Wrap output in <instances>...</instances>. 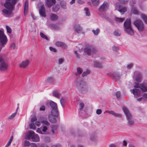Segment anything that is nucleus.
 I'll list each match as a JSON object with an SVG mask.
<instances>
[{"mask_svg":"<svg viewBox=\"0 0 147 147\" xmlns=\"http://www.w3.org/2000/svg\"><path fill=\"white\" fill-rule=\"evenodd\" d=\"M134 78L137 82H140L141 80L142 76L140 74L135 72L134 73Z\"/></svg>","mask_w":147,"mask_h":147,"instance_id":"18","label":"nucleus"},{"mask_svg":"<svg viewBox=\"0 0 147 147\" xmlns=\"http://www.w3.org/2000/svg\"><path fill=\"white\" fill-rule=\"evenodd\" d=\"M30 146L31 147H37V146L36 144L34 143H31Z\"/></svg>","mask_w":147,"mask_h":147,"instance_id":"60","label":"nucleus"},{"mask_svg":"<svg viewBox=\"0 0 147 147\" xmlns=\"http://www.w3.org/2000/svg\"><path fill=\"white\" fill-rule=\"evenodd\" d=\"M134 24L136 26L139 31H143L144 29V24L140 20H137L134 22Z\"/></svg>","mask_w":147,"mask_h":147,"instance_id":"4","label":"nucleus"},{"mask_svg":"<svg viewBox=\"0 0 147 147\" xmlns=\"http://www.w3.org/2000/svg\"><path fill=\"white\" fill-rule=\"evenodd\" d=\"M120 92H117L115 94L117 98H119L120 96Z\"/></svg>","mask_w":147,"mask_h":147,"instance_id":"63","label":"nucleus"},{"mask_svg":"<svg viewBox=\"0 0 147 147\" xmlns=\"http://www.w3.org/2000/svg\"><path fill=\"white\" fill-rule=\"evenodd\" d=\"M128 120V123L130 125H132L134 124V122L132 119L131 115L126 117Z\"/></svg>","mask_w":147,"mask_h":147,"instance_id":"20","label":"nucleus"},{"mask_svg":"<svg viewBox=\"0 0 147 147\" xmlns=\"http://www.w3.org/2000/svg\"><path fill=\"white\" fill-rule=\"evenodd\" d=\"M112 49L114 51H117L118 49V48L116 46H113L112 47Z\"/></svg>","mask_w":147,"mask_h":147,"instance_id":"58","label":"nucleus"},{"mask_svg":"<svg viewBox=\"0 0 147 147\" xmlns=\"http://www.w3.org/2000/svg\"><path fill=\"white\" fill-rule=\"evenodd\" d=\"M141 18L143 20L145 23L147 24V16L144 14L141 15Z\"/></svg>","mask_w":147,"mask_h":147,"instance_id":"32","label":"nucleus"},{"mask_svg":"<svg viewBox=\"0 0 147 147\" xmlns=\"http://www.w3.org/2000/svg\"><path fill=\"white\" fill-rule=\"evenodd\" d=\"M50 27L53 29L55 30L59 29V27L57 25L54 24H51L50 25Z\"/></svg>","mask_w":147,"mask_h":147,"instance_id":"41","label":"nucleus"},{"mask_svg":"<svg viewBox=\"0 0 147 147\" xmlns=\"http://www.w3.org/2000/svg\"><path fill=\"white\" fill-rule=\"evenodd\" d=\"M89 74V72L88 71H86L84 72L82 74V76L83 77L86 76L88 74Z\"/></svg>","mask_w":147,"mask_h":147,"instance_id":"56","label":"nucleus"},{"mask_svg":"<svg viewBox=\"0 0 147 147\" xmlns=\"http://www.w3.org/2000/svg\"><path fill=\"white\" fill-rule=\"evenodd\" d=\"M11 48L12 49H14L16 48V45L14 43L11 44L10 46Z\"/></svg>","mask_w":147,"mask_h":147,"instance_id":"61","label":"nucleus"},{"mask_svg":"<svg viewBox=\"0 0 147 147\" xmlns=\"http://www.w3.org/2000/svg\"><path fill=\"white\" fill-rule=\"evenodd\" d=\"M28 3L27 1L26 0L25 2L24 7V13L25 15H26L27 14V13L28 9Z\"/></svg>","mask_w":147,"mask_h":147,"instance_id":"26","label":"nucleus"},{"mask_svg":"<svg viewBox=\"0 0 147 147\" xmlns=\"http://www.w3.org/2000/svg\"><path fill=\"white\" fill-rule=\"evenodd\" d=\"M116 8H117L121 14H123L127 10V8L125 7H121L120 3L117 2L115 4Z\"/></svg>","mask_w":147,"mask_h":147,"instance_id":"5","label":"nucleus"},{"mask_svg":"<svg viewBox=\"0 0 147 147\" xmlns=\"http://www.w3.org/2000/svg\"><path fill=\"white\" fill-rule=\"evenodd\" d=\"M30 129H35L36 128V127L34 123H31L30 125Z\"/></svg>","mask_w":147,"mask_h":147,"instance_id":"35","label":"nucleus"},{"mask_svg":"<svg viewBox=\"0 0 147 147\" xmlns=\"http://www.w3.org/2000/svg\"><path fill=\"white\" fill-rule=\"evenodd\" d=\"M84 53L88 55H90L95 53L97 51L96 49L92 48L91 49L89 47H86L84 49Z\"/></svg>","mask_w":147,"mask_h":147,"instance_id":"6","label":"nucleus"},{"mask_svg":"<svg viewBox=\"0 0 147 147\" xmlns=\"http://www.w3.org/2000/svg\"><path fill=\"white\" fill-rule=\"evenodd\" d=\"M115 20L117 23L122 22L125 20V18H119L116 17L115 18Z\"/></svg>","mask_w":147,"mask_h":147,"instance_id":"31","label":"nucleus"},{"mask_svg":"<svg viewBox=\"0 0 147 147\" xmlns=\"http://www.w3.org/2000/svg\"><path fill=\"white\" fill-rule=\"evenodd\" d=\"M86 15L87 16H89L90 15V13L89 11V9L88 8L86 7L84 8Z\"/></svg>","mask_w":147,"mask_h":147,"instance_id":"36","label":"nucleus"},{"mask_svg":"<svg viewBox=\"0 0 147 147\" xmlns=\"http://www.w3.org/2000/svg\"><path fill=\"white\" fill-rule=\"evenodd\" d=\"M50 115H48V118L50 121L53 123H55L57 122L56 119L54 117H51Z\"/></svg>","mask_w":147,"mask_h":147,"instance_id":"29","label":"nucleus"},{"mask_svg":"<svg viewBox=\"0 0 147 147\" xmlns=\"http://www.w3.org/2000/svg\"><path fill=\"white\" fill-rule=\"evenodd\" d=\"M114 116L116 117L120 118L121 117V115L120 114L117 113H115Z\"/></svg>","mask_w":147,"mask_h":147,"instance_id":"59","label":"nucleus"},{"mask_svg":"<svg viewBox=\"0 0 147 147\" xmlns=\"http://www.w3.org/2000/svg\"><path fill=\"white\" fill-rule=\"evenodd\" d=\"M102 112V110L100 109H98L96 111V113L98 115L100 114Z\"/></svg>","mask_w":147,"mask_h":147,"instance_id":"62","label":"nucleus"},{"mask_svg":"<svg viewBox=\"0 0 147 147\" xmlns=\"http://www.w3.org/2000/svg\"><path fill=\"white\" fill-rule=\"evenodd\" d=\"M113 75L115 78L118 80L126 76L125 74H124V72L122 71H120L118 73H114Z\"/></svg>","mask_w":147,"mask_h":147,"instance_id":"7","label":"nucleus"},{"mask_svg":"<svg viewBox=\"0 0 147 147\" xmlns=\"http://www.w3.org/2000/svg\"><path fill=\"white\" fill-rule=\"evenodd\" d=\"M123 29L124 31L128 35L132 36L134 34V31L131 25L130 19H127L124 22Z\"/></svg>","mask_w":147,"mask_h":147,"instance_id":"2","label":"nucleus"},{"mask_svg":"<svg viewBox=\"0 0 147 147\" xmlns=\"http://www.w3.org/2000/svg\"><path fill=\"white\" fill-rule=\"evenodd\" d=\"M91 140L93 141H96L97 140V136L95 134H92L90 136Z\"/></svg>","mask_w":147,"mask_h":147,"instance_id":"28","label":"nucleus"},{"mask_svg":"<svg viewBox=\"0 0 147 147\" xmlns=\"http://www.w3.org/2000/svg\"><path fill=\"white\" fill-rule=\"evenodd\" d=\"M77 71L76 74V75H79L81 74L83 71V70L80 67H78L77 69Z\"/></svg>","mask_w":147,"mask_h":147,"instance_id":"34","label":"nucleus"},{"mask_svg":"<svg viewBox=\"0 0 147 147\" xmlns=\"http://www.w3.org/2000/svg\"><path fill=\"white\" fill-rule=\"evenodd\" d=\"M84 106V104L82 102L80 103L78 105V107L80 109H82L83 108Z\"/></svg>","mask_w":147,"mask_h":147,"instance_id":"43","label":"nucleus"},{"mask_svg":"<svg viewBox=\"0 0 147 147\" xmlns=\"http://www.w3.org/2000/svg\"><path fill=\"white\" fill-rule=\"evenodd\" d=\"M51 113L52 116L55 117H58L59 115L58 108L55 109H52L51 111Z\"/></svg>","mask_w":147,"mask_h":147,"instance_id":"17","label":"nucleus"},{"mask_svg":"<svg viewBox=\"0 0 147 147\" xmlns=\"http://www.w3.org/2000/svg\"><path fill=\"white\" fill-rule=\"evenodd\" d=\"M109 3L107 2H105L99 7V9L100 11H103L107 9L109 7Z\"/></svg>","mask_w":147,"mask_h":147,"instance_id":"10","label":"nucleus"},{"mask_svg":"<svg viewBox=\"0 0 147 147\" xmlns=\"http://www.w3.org/2000/svg\"><path fill=\"white\" fill-rule=\"evenodd\" d=\"M105 112L108 113L109 114H111L114 116L115 112L113 111H105Z\"/></svg>","mask_w":147,"mask_h":147,"instance_id":"54","label":"nucleus"},{"mask_svg":"<svg viewBox=\"0 0 147 147\" xmlns=\"http://www.w3.org/2000/svg\"><path fill=\"white\" fill-rule=\"evenodd\" d=\"M59 7L57 6L54 7L53 8V10L54 11H56L59 10Z\"/></svg>","mask_w":147,"mask_h":147,"instance_id":"57","label":"nucleus"},{"mask_svg":"<svg viewBox=\"0 0 147 147\" xmlns=\"http://www.w3.org/2000/svg\"><path fill=\"white\" fill-rule=\"evenodd\" d=\"M100 32V30L99 29H97L96 30H93L92 32L95 35H97Z\"/></svg>","mask_w":147,"mask_h":147,"instance_id":"37","label":"nucleus"},{"mask_svg":"<svg viewBox=\"0 0 147 147\" xmlns=\"http://www.w3.org/2000/svg\"><path fill=\"white\" fill-rule=\"evenodd\" d=\"M6 28L7 30V32L9 33H11L12 30L8 26H6Z\"/></svg>","mask_w":147,"mask_h":147,"instance_id":"51","label":"nucleus"},{"mask_svg":"<svg viewBox=\"0 0 147 147\" xmlns=\"http://www.w3.org/2000/svg\"><path fill=\"white\" fill-rule=\"evenodd\" d=\"M60 102L61 106L63 107V105L65 103V100L64 99L62 98H61L60 100Z\"/></svg>","mask_w":147,"mask_h":147,"instance_id":"52","label":"nucleus"},{"mask_svg":"<svg viewBox=\"0 0 147 147\" xmlns=\"http://www.w3.org/2000/svg\"><path fill=\"white\" fill-rule=\"evenodd\" d=\"M12 10H10L9 9H4L2 10V11L3 13L5 14L6 16H7L11 14L12 13L11 11Z\"/></svg>","mask_w":147,"mask_h":147,"instance_id":"24","label":"nucleus"},{"mask_svg":"<svg viewBox=\"0 0 147 147\" xmlns=\"http://www.w3.org/2000/svg\"><path fill=\"white\" fill-rule=\"evenodd\" d=\"M94 66L95 67L100 68L102 66V65L101 63L96 62H94Z\"/></svg>","mask_w":147,"mask_h":147,"instance_id":"33","label":"nucleus"},{"mask_svg":"<svg viewBox=\"0 0 147 147\" xmlns=\"http://www.w3.org/2000/svg\"><path fill=\"white\" fill-rule=\"evenodd\" d=\"M131 12L134 14H138V11L137 9L135 8H133L132 9Z\"/></svg>","mask_w":147,"mask_h":147,"instance_id":"39","label":"nucleus"},{"mask_svg":"<svg viewBox=\"0 0 147 147\" xmlns=\"http://www.w3.org/2000/svg\"><path fill=\"white\" fill-rule=\"evenodd\" d=\"M46 109V107L44 105H42L39 109V110L40 111H45Z\"/></svg>","mask_w":147,"mask_h":147,"instance_id":"49","label":"nucleus"},{"mask_svg":"<svg viewBox=\"0 0 147 147\" xmlns=\"http://www.w3.org/2000/svg\"><path fill=\"white\" fill-rule=\"evenodd\" d=\"M53 80V78L52 77H48L46 80V81L48 83H50L52 82Z\"/></svg>","mask_w":147,"mask_h":147,"instance_id":"40","label":"nucleus"},{"mask_svg":"<svg viewBox=\"0 0 147 147\" xmlns=\"http://www.w3.org/2000/svg\"><path fill=\"white\" fill-rule=\"evenodd\" d=\"M44 119L45 117H41L39 118V120L41 121V123L46 125H49L50 124L49 122L47 120H44Z\"/></svg>","mask_w":147,"mask_h":147,"instance_id":"25","label":"nucleus"},{"mask_svg":"<svg viewBox=\"0 0 147 147\" xmlns=\"http://www.w3.org/2000/svg\"><path fill=\"white\" fill-rule=\"evenodd\" d=\"M61 5L62 7L64 9L66 8V3L65 2L62 1L61 2Z\"/></svg>","mask_w":147,"mask_h":147,"instance_id":"50","label":"nucleus"},{"mask_svg":"<svg viewBox=\"0 0 147 147\" xmlns=\"http://www.w3.org/2000/svg\"><path fill=\"white\" fill-rule=\"evenodd\" d=\"M8 67V65L5 62H3L0 64V71H6Z\"/></svg>","mask_w":147,"mask_h":147,"instance_id":"13","label":"nucleus"},{"mask_svg":"<svg viewBox=\"0 0 147 147\" xmlns=\"http://www.w3.org/2000/svg\"><path fill=\"white\" fill-rule=\"evenodd\" d=\"M18 108V107L17 108V109H16V111L14 113H12L10 116L8 117V118L9 119H12L14 118V117H15V116L17 114Z\"/></svg>","mask_w":147,"mask_h":147,"instance_id":"30","label":"nucleus"},{"mask_svg":"<svg viewBox=\"0 0 147 147\" xmlns=\"http://www.w3.org/2000/svg\"><path fill=\"white\" fill-rule=\"evenodd\" d=\"M105 112L108 113L109 114H111L114 116L115 112L113 111H105Z\"/></svg>","mask_w":147,"mask_h":147,"instance_id":"55","label":"nucleus"},{"mask_svg":"<svg viewBox=\"0 0 147 147\" xmlns=\"http://www.w3.org/2000/svg\"><path fill=\"white\" fill-rule=\"evenodd\" d=\"M30 61L28 60H26L20 63L19 64V66L20 68H25L28 65Z\"/></svg>","mask_w":147,"mask_h":147,"instance_id":"12","label":"nucleus"},{"mask_svg":"<svg viewBox=\"0 0 147 147\" xmlns=\"http://www.w3.org/2000/svg\"><path fill=\"white\" fill-rule=\"evenodd\" d=\"M32 141L34 142H38L40 140V138L37 134H34L32 139Z\"/></svg>","mask_w":147,"mask_h":147,"instance_id":"23","label":"nucleus"},{"mask_svg":"<svg viewBox=\"0 0 147 147\" xmlns=\"http://www.w3.org/2000/svg\"><path fill=\"white\" fill-rule=\"evenodd\" d=\"M4 6L6 8L10 10H13L14 7L13 5L11 2H5Z\"/></svg>","mask_w":147,"mask_h":147,"instance_id":"14","label":"nucleus"},{"mask_svg":"<svg viewBox=\"0 0 147 147\" xmlns=\"http://www.w3.org/2000/svg\"><path fill=\"white\" fill-rule=\"evenodd\" d=\"M130 92L134 95L135 98H137L140 95V90L136 88L130 90Z\"/></svg>","mask_w":147,"mask_h":147,"instance_id":"11","label":"nucleus"},{"mask_svg":"<svg viewBox=\"0 0 147 147\" xmlns=\"http://www.w3.org/2000/svg\"><path fill=\"white\" fill-rule=\"evenodd\" d=\"M48 103L49 104L51 109L57 108V104L55 102L51 101H49Z\"/></svg>","mask_w":147,"mask_h":147,"instance_id":"21","label":"nucleus"},{"mask_svg":"<svg viewBox=\"0 0 147 147\" xmlns=\"http://www.w3.org/2000/svg\"><path fill=\"white\" fill-rule=\"evenodd\" d=\"M53 95L56 97L59 98V95L58 93L56 91H54L53 93Z\"/></svg>","mask_w":147,"mask_h":147,"instance_id":"47","label":"nucleus"},{"mask_svg":"<svg viewBox=\"0 0 147 147\" xmlns=\"http://www.w3.org/2000/svg\"><path fill=\"white\" fill-rule=\"evenodd\" d=\"M74 30L77 33H80L81 32L82 28L79 24L75 25L74 28Z\"/></svg>","mask_w":147,"mask_h":147,"instance_id":"16","label":"nucleus"},{"mask_svg":"<svg viewBox=\"0 0 147 147\" xmlns=\"http://www.w3.org/2000/svg\"><path fill=\"white\" fill-rule=\"evenodd\" d=\"M34 134V132L33 131H29L25 136V138L27 140L32 139Z\"/></svg>","mask_w":147,"mask_h":147,"instance_id":"15","label":"nucleus"},{"mask_svg":"<svg viewBox=\"0 0 147 147\" xmlns=\"http://www.w3.org/2000/svg\"><path fill=\"white\" fill-rule=\"evenodd\" d=\"M50 18L51 20H55L58 19V17L55 14H52L50 15Z\"/></svg>","mask_w":147,"mask_h":147,"instance_id":"27","label":"nucleus"},{"mask_svg":"<svg viewBox=\"0 0 147 147\" xmlns=\"http://www.w3.org/2000/svg\"><path fill=\"white\" fill-rule=\"evenodd\" d=\"M135 88H139L143 92L147 91V86L144 84H137L134 86Z\"/></svg>","mask_w":147,"mask_h":147,"instance_id":"8","label":"nucleus"},{"mask_svg":"<svg viewBox=\"0 0 147 147\" xmlns=\"http://www.w3.org/2000/svg\"><path fill=\"white\" fill-rule=\"evenodd\" d=\"M136 3V0H131L129 2V4L130 6H133Z\"/></svg>","mask_w":147,"mask_h":147,"instance_id":"44","label":"nucleus"},{"mask_svg":"<svg viewBox=\"0 0 147 147\" xmlns=\"http://www.w3.org/2000/svg\"><path fill=\"white\" fill-rule=\"evenodd\" d=\"M46 5L49 7L54 5L56 3L55 0H45Z\"/></svg>","mask_w":147,"mask_h":147,"instance_id":"19","label":"nucleus"},{"mask_svg":"<svg viewBox=\"0 0 147 147\" xmlns=\"http://www.w3.org/2000/svg\"><path fill=\"white\" fill-rule=\"evenodd\" d=\"M40 36L42 38L46 39V40H49V38L47 37L42 32H40Z\"/></svg>","mask_w":147,"mask_h":147,"instance_id":"42","label":"nucleus"},{"mask_svg":"<svg viewBox=\"0 0 147 147\" xmlns=\"http://www.w3.org/2000/svg\"><path fill=\"white\" fill-rule=\"evenodd\" d=\"M92 4L95 6L97 5L99 3V0H91Z\"/></svg>","mask_w":147,"mask_h":147,"instance_id":"38","label":"nucleus"},{"mask_svg":"<svg viewBox=\"0 0 147 147\" xmlns=\"http://www.w3.org/2000/svg\"><path fill=\"white\" fill-rule=\"evenodd\" d=\"M113 34L115 36H119L121 35V33L117 31H115L114 32Z\"/></svg>","mask_w":147,"mask_h":147,"instance_id":"48","label":"nucleus"},{"mask_svg":"<svg viewBox=\"0 0 147 147\" xmlns=\"http://www.w3.org/2000/svg\"><path fill=\"white\" fill-rule=\"evenodd\" d=\"M7 41V38L3 30H0V45L1 49L4 47Z\"/></svg>","mask_w":147,"mask_h":147,"instance_id":"3","label":"nucleus"},{"mask_svg":"<svg viewBox=\"0 0 147 147\" xmlns=\"http://www.w3.org/2000/svg\"><path fill=\"white\" fill-rule=\"evenodd\" d=\"M143 96L145 100H147V93H144L143 94Z\"/></svg>","mask_w":147,"mask_h":147,"instance_id":"64","label":"nucleus"},{"mask_svg":"<svg viewBox=\"0 0 147 147\" xmlns=\"http://www.w3.org/2000/svg\"><path fill=\"white\" fill-rule=\"evenodd\" d=\"M76 87L77 90L83 94H86L89 91V87L87 84L83 81L77 82L76 84Z\"/></svg>","mask_w":147,"mask_h":147,"instance_id":"1","label":"nucleus"},{"mask_svg":"<svg viewBox=\"0 0 147 147\" xmlns=\"http://www.w3.org/2000/svg\"><path fill=\"white\" fill-rule=\"evenodd\" d=\"M31 143L28 141L25 140L24 142V146H30Z\"/></svg>","mask_w":147,"mask_h":147,"instance_id":"45","label":"nucleus"},{"mask_svg":"<svg viewBox=\"0 0 147 147\" xmlns=\"http://www.w3.org/2000/svg\"><path fill=\"white\" fill-rule=\"evenodd\" d=\"M49 49L51 51L53 52H54L55 53L57 52L56 49L55 48H53V47H50Z\"/></svg>","mask_w":147,"mask_h":147,"instance_id":"53","label":"nucleus"},{"mask_svg":"<svg viewBox=\"0 0 147 147\" xmlns=\"http://www.w3.org/2000/svg\"><path fill=\"white\" fill-rule=\"evenodd\" d=\"M63 44V43L60 42H57L55 44L58 47H62Z\"/></svg>","mask_w":147,"mask_h":147,"instance_id":"46","label":"nucleus"},{"mask_svg":"<svg viewBox=\"0 0 147 147\" xmlns=\"http://www.w3.org/2000/svg\"><path fill=\"white\" fill-rule=\"evenodd\" d=\"M39 13L40 15L42 17H46V15L44 6L43 5L41 4V6L39 7Z\"/></svg>","mask_w":147,"mask_h":147,"instance_id":"9","label":"nucleus"},{"mask_svg":"<svg viewBox=\"0 0 147 147\" xmlns=\"http://www.w3.org/2000/svg\"><path fill=\"white\" fill-rule=\"evenodd\" d=\"M123 110L125 115L126 117L131 115L128 109L126 107L124 106L123 107Z\"/></svg>","mask_w":147,"mask_h":147,"instance_id":"22","label":"nucleus"}]
</instances>
